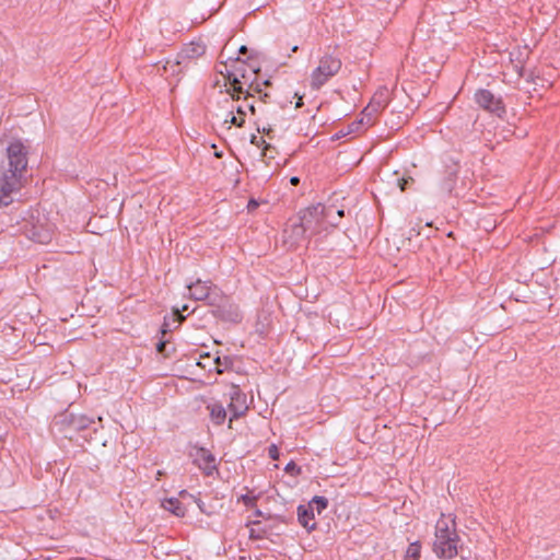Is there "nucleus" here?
<instances>
[{
	"mask_svg": "<svg viewBox=\"0 0 560 560\" xmlns=\"http://www.w3.org/2000/svg\"><path fill=\"white\" fill-rule=\"evenodd\" d=\"M30 145L20 139L9 142L5 160L0 165V207L13 202L12 194L19 191L26 180Z\"/></svg>",
	"mask_w": 560,
	"mask_h": 560,
	"instance_id": "f257e3e1",
	"label": "nucleus"
},
{
	"mask_svg": "<svg viewBox=\"0 0 560 560\" xmlns=\"http://www.w3.org/2000/svg\"><path fill=\"white\" fill-rule=\"evenodd\" d=\"M248 59L247 62L240 57L231 58L230 66L228 62L223 63L226 73L224 74L223 70H219L230 83V89L226 92L235 101L241 98V94H244L245 100L252 97L250 90L254 93H260V84L257 82V72L260 71V68L250 56Z\"/></svg>",
	"mask_w": 560,
	"mask_h": 560,
	"instance_id": "f03ea898",
	"label": "nucleus"
},
{
	"mask_svg": "<svg viewBox=\"0 0 560 560\" xmlns=\"http://www.w3.org/2000/svg\"><path fill=\"white\" fill-rule=\"evenodd\" d=\"M332 210L334 206L317 203L301 210L298 214V218L310 232V234L315 235L320 233L323 229L322 225L325 223V220L330 217V212Z\"/></svg>",
	"mask_w": 560,
	"mask_h": 560,
	"instance_id": "7ed1b4c3",
	"label": "nucleus"
},
{
	"mask_svg": "<svg viewBox=\"0 0 560 560\" xmlns=\"http://www.w3.org/2000/svg\"><path fill=\"white\" fill-rule=\"evenodd\" d=\"M341 60L332 55H324L319 59V65L311 74V86L319 90L330 78L336 75L341 69Z\"/></svg>",
	"mask_w": 560,
	"mask_h": 560,
	"instance_id": "20e7f679",
	"label": "nucleus"
},
{
	"mask_svg": "<svg viewBox=\"0 0 560 560\" xmlns=\"http://www.w3.org/2000/svg\"><path fill=\"white\" fill-rule=\"evenodd\" d=\"M209 306L212 307L211 314L215 318L234 324L242 320V315L237 305L231 303L222 291L212 298V302H210Z\"/></svg>",
	"mask_w": 560,
	"mask_h": 560,
	"instance_id": "39448f33",
	"label": "nucleus"
},
{
	"mask_svg": "<svg viewBox=\"0 0 560 560\" xmlns=\"http://www.w3.org/2000/svg\"><path fill=\"white\" fill-rule=\"evenodd\" d=\"M94 423L93 419L84 415H74L63 412L56 417L55 425L59 427V431L67 438L71 432H81L90 428Z\"/></svg>",
	"mask_w": 560,
	"mask_h": 560,
	"instance_id": "423d86ee",
	"label": "nucleus"
},
{
	"mask_svg": "<svg viewBox=\"0 0 560 560\" xmlns=\"http://www.w3.org/2000/svg\"><path fill=\"white\" fill-rule=\"evenodd\" d=\"M186 287L189 291L190 299L195 301H206L208 305L212 302V298L222 291L211 281H202L200 279L188 283Z\"/></svg>",
	"mask_w": 560,
	"mask_h": 560,
	"instance_id": "0eeeda50",
	"label": "nucleus"
},
{
	"mask_svg": "<svg viewBox=\"0 0 560 560\" xmlns=\"http://www.w3.org/2000/svg\"><path fill=\"white\" fill-rule=\"evenodd\" d=\"M476 103L483 109L502 117L506 110L501 97L495 96L491 91L480 89L475 94Z\"/></svg>",
	"mask_w": 560,
	"mask_h": 560,
	"instance_id": "6e6552de",
	"label": "nucleus"
},
{
	"mask_svg": "<svg viewBox=\"0 0 560 560\" xmlns=\"http://www.w3.org/2000/svg\"><path fill=\"white\" fill-rule=\"evenodd\" d=\"M194 457V464L202 470L206 476H212L218 471L214 455L205 447H196V453L190 454Z\"/></svg>",
	"mask_w": 560,
	"mask_h": 560,
	"instance_id": "1a4fd4ad",
	"label": "nucleus"
},
{
	"mask_svg": "<svg viewBox=\"0 0 560 560\" xmlns=\"http://www.w3.org/2000/svg\"><path fill=\"white\" fill-rule=\"evenodd\" d=\"M459 538L443 536L434 539L433 551L441 559H452L458 553Z\"/></svg>",
	"mask_w": 560,
	"mask_h": 560,
	"instance_id": "9d476101",
	"label": "nucleus"
},
{
	"mask_svg": "<svg viewBox=\"0 0 560 560\" xmlns=\"http://www.w3.org/2000/svg\"><path fill=\"white\" fill-rule=\"evenodd\" d=\"M283 234L285 242H290L291 245H296L312 236L298 217L289 220Z\"/></svg>",
	"mask_w": 560,
	"mask_h": 560,
	"instance_id": "9b49d317",
	"label": "nucleus"
},
{
	"mask_svg": "<svg viewBox=\"0 0 560 560\" xmlns=\"http://www.w3.org/2000/svg\"><path fill=\"white\" fill-rule=\"evenodd\" d=\"M230 396L231 402L229 404L228 408L232 412L230 418V421L232 422L234 419L242 417L247 410V407L244 406L245 396L240 392L237 387H233Z\"/></svg>",
	"mask_w": 560,
	"mask_h": 560,
	"instance_id": "f8f14e48",
	"label": "nucleus"
},
{
	"mask_svg": "<svg viewBox=\"0 0 560 560\" xmlns=\"http://www.w3.org/2000/svg\"><path fill=\"white\" fill-rule=\"evenodd\" d=\"M185 316L180 314L179 308L174 307L172 312V316H164L163 324L160 328L161 337H167L173 332V330L177 329L179 325L185 320Z\"/></svg>",
	"mask_w": 560,
	"mask_h": 560,
	"instance_id": "ddd939ff",
	"label": "nucleus"
},
{
	"mask_svg": "<svg viewBox=\"0 0 560 560\" xmlns=\"http://www.w3.org/2000/svg\"><path fill=\"white\" fill-rule=\"evenodd\" d=\"M313 505L300 504L298 506V521L308 532L316 529V522H314V510Z\"/></svg>",
	"mask_w": 560,
	"mask_h": 560,
	"instance_id": "4468645a",
	"label": "nucleus"
},
{
	"mask_svg": "<svg viewBox=\"0 0 560 560\" xmlns=\"http://www.w3.org/2000/svg\"><path fill=\"white\" fill-rule=\"evenodd\" d=\"M440 536H451L452 538H459L456 532V524L454 518H445L444 515L436 522L435 525V539Z\"/></svg>",
	"mask_w": 560,
	"mask_h": 560,
	"instance_id": "2eb2a0df",
	"label": "nucleus"
},
{
	"mask_svg": "<svg viewBox=\"0 0 560 560\" xmlns=\"http://www.w3.org/2000/svg\"><path fill=\"white\" fill-rule=\"evenodd\" d=\"M389 100V90L382 86L372 96L370 101V109L378 110L381 113L388 105Z\"/></svg>",
	"mask_w": 560,
	"mask_h": 560,
	"instance_id": "dca6fc26",
	"label": "nucleus"
},
{
	"mask_svg": "<svg viewBox=\"0 0 560 560\" xmlns=\"http://www.w3.org/2000/svg\"><path fill=\"white\" fill-rule=\"evenodd\" d=\"M206 52V46L200 43H190L179 54L182 59H195Z\"/></svg>",
	"mask_w": 560,
	"mask_h": 560,
	"instance_id": "f3484780",
	"label": "nucleus"
},
{
	"mask_svg": "<svg viewBox=\"0 0 560 560\" xmlns=\"http://www.w3.org/2000/svg\"><path fill=\"white\" fill-rule=\"evenodd\" d=\"M210 410V419L215 425H221L226 419V409L220 402L208 405Z\"/></svg>",
	"mask_w": 560,
	"mask_h": 560,
	"instance_id": "a211bd4d",
	"label": "nucleus"
},
{
	"mask_svg": "<svg viewBox=\"0 0 560 560\" xmlns=\"http://www.w3.org/2000/svg\"><path fill=\"white\" fill-rule=\"evenodd\" d=\"M162 506L178 517L186 514V508L177 498H168L162 502Z\"/></svg>",
	"mask_w": 560,
	"mask_h": 560,
	"instance_id": "6ab92c4d",
	"label": "nucleus"
},
{
	"mask_svg": "<svg viewBox=\"0 0 560 560\" xmlns=\"http://www.w3.org/2000/svg\"><path fill=\"white\" fill-rule=\"evenodd\" d=\"M457 165L453 163V165L446 171V176L441 185L442 190L446 191L447 194H451L453 191L457 179Z\"/></svg>",
	"mask_w": 560,
	"mask_h": 560,
	"instance_id": "aec40b11",
	"label": "nucleus"
},
{
	"mask_svg": "<svg viewBox=\"0 0 560 560\" xmlns=\"http://www.w3.org/2000/svg\"><path fill=\"white\" fill-rule=\"evenodd\" d=\"M156 352L164 358H171L175 352V347L172 346L171 338L160 336V341L156 343Z\"/></svg>",
	"mask_w": 560,
	"mask_h": 560,
	"instance_id": "412c9836",
	"label": "nucleus"
},
{
	"mask_svg": "<svg viewBox=\"0 0 560 560\" xmlns=\"http://www.w3.org/2000/svg\"><path fill=\"white\" fill-rule=\"evenodd\" d=\"M213 362L215 365L214 369H215L217 373H219V374H222L224 371L231 369L233 365V360L230 357L221 358V357L217 355L213 359Z\"/></svg>",
	"mask_w": 560,
	"mask_h": 560,
	"instance_id": "4be33fe9",
	"label": "nucleus"
},
{
	"mask_svg": "<svg viewBox=\"0 0 560 560\" xmlns=\"http://www.w3.org/2000/svg\"><path fill=\"white\" fill-rule=\"evenodd\" d=\"M307 505H313L312 509L316 511L318 514H320L323 511H325L328 506V499L322 495H315L313 499L307 503Z\"/></svg>",
	"mask_w": 560,
	"mask_h": 560,
	"instance_id": "5701e85b",
	"label": "nucleus"
},
{
	"mask_svg": "<svg viewBox=\"0 0 560 560\" xmlns=\"http://www.w3.org/2000/svg\"><path fill=\"white\" fill-rule=\"evenodd\" d=\"M421 555V545L420 542H411L406 551V556L404 560H419Z\"/></svg>",
	"mask_w": 560,
	"mask_h": 560,
	"instance_id": "b1692460",
	"label": "nucleus"
},
{
	"mask_svg": "<svg viewBox=\"0 0 560 560\" xmlns=\"http://www.w3.org/2000/svg\"><path fill=\"white\" fill-rule=\"evenodd\" d=\"M182 60H176V61H171V60H167L163 67H162V70L165 72V73H170L171 75H177L182 72Z\"/></svg>",
	"mask_w": 560,
	"mask_h": 560,
	"instance_id": "393cba45",
	"label": "nucleus"
},
{
	"mask_svg": "<svg viewBox=\"0 0 560 560\" xmlns=\"http://www.w3.org/2000/svg\"><path fill=\"white\" fill-rule=\"evenodd\" d=\"M250 143L255 144L256 147L262 145V156H267V151L273 149V147L269 143H267L262 138H258L257 136L253 135L250 138Z\"/></svg>",
	"mask_w": 560,
	"mask_h": 560,
	"instance_id": "a878e982",
	"label": "nucleus"
},
{
	"mask_svg": "<svg viewBox=\"0 0 560 560\" xmlns=\"http://www.w3.org/2000/svg\"><path fill=\"white\" fill-rule=\"evenodd\" d=\"M284 471L291 476H299L302 469L295 462L291 460L285 465Z\"/></svg>",
	"mask_w": 560,
	"mask_h": 560,
	"instance_id": "bb28decb",
	"label": "nucleus"
},
{
	"mask_svg": "<svg viewBox=\"0 0 560 560\" xmlns=\"http://www.w3.org/2000/svg\"><path fill=\"white\" fill-rule=\"evenodd\" d=\"M229 117H230V119H225V122H228V121H229L230 124L235 125V126H237V127H242V126L245 124V118H243V117L237 118V117L233 114V112H230V113H229Z\"/></svg>",
	"mask_w": 560,
	"mask_h": 560,
	"instance_id": "cd10ccee",
	"label": "nucleus"
},
{
	"mask_svg": "<svg viewBox=\"0 0 560 560\" xmlns=\"http://www.w3.org/2000/svg\"><path fill=\"white\" fill-rule=\"evenodd\" d=\"M413 182L415 180L412 177H401L398 178V186L401 191H405Z\"/></svg>",
	"mask_w": 560,
	"mask_h": 560,
	"instance_id": "c85d7f7f",
	"label": "nucleus"
},
{
	"mask_svg": "<svg viewBox=\"0 0 560 560\" xmlns=\"http://www.w3.org/2000/svg\"><path fill=\"white\" fill-rule=\"evenodd\" d=\"M240 501H242L246 506L253 508L256 504L257 497H250L249 494H242L240 498Z\"/></svg>",
	"mask_w": 560,
	"mask_h": 560,
	"instance_id": "c756f323",
	"label": "nucleus"
},
{
	"mask_svg": "<svg viewBox=\"0 0 560 560\" xmlns=\"http://www.w3.org/2000/svg\"><path fill=\"white\" fill-rule=\"evenodd\" d=\"M380 113L378 110L370 109V103L365 106L362 114L368 118V122H372L373 116Z\"/></svg>",
	"mask_w": 560,
	"mask_h": 560,
	"instance_id": "7c9ffc66",
	"label": "nucleus"
},
{
	"mask_svg": "<svg viewBox=\"0 0 560 560\" xmlns=\"http://www.w3.org/2000/svg\"><path fill=\"white\" fill-rule=\"evenodd\" d=\"M268 454H269V457L272 458L273 460L278 459L279 458L278 447L275 444L270 445L268 448Z\"/></svg>",
	"mask_w": 560,
	"mask_h": 560,
	"instance_id": "2f4dec72",
	"label": "nucleus"
},
{
	"mask_svg": "<svg viewBox=\"0 0 560 560\" xmlns=\"http://www.w3.org/2000/svg\"><path fill=\"white\" fill-rule=\"evenodd\" d=\"M335 209L330 212V217L325 220V223H328L330 226H337L339 221L337 217L334 215Z\"/></svg>",
	"mask_w": 560,
	"mask_h": 560,
	"instance_id": "473e14b6",
	"label": "nucleus"
},
{
	"mask_svg": "<svg viewBox=\"0 0 560 560\" xmlns=\"http://www.w3.org/2000/svg\"><path fill=\"white\" fill-rule=\"evenodd\" d=\"M249 538L253 540H259L264 538V534L257 533L255 529H250Z\"/></svg>",
	"mask_w": 560,
	"mask_h": 560,
	"instance_id": "72a5a7b5",
	"label": "nucleus"
},
{
	"mask_svg": "<svg viewBox=\"0 0 560 560\" xmlns=\"http://www.w3.org/2000/svg\"><path fill=\"white\" fill-rule=\"evenodd\" d=\"M258 202L255 199H250L247 205L248 211H253L258 207Z\"/></svg>",
	"mask_w": 560,
	"mask_h": 560,
	"instance_id": "f704fd0d",
	"label": "nucleus"
},
{
	"mask_svg": "<svg viewBox=\"0 0 560 560\" xmlns=\"http://www.w3.org/2000/svg\"><path fill=\"white\" fill-rule=\"evenodd\" d=\"M259 94V98L262 101V102H267V98L269 97V94L268 93H262V90L260 89V93Z\"/></svg>",
	"mask_w": 560,
	"mask_h": 560,
	"instance_id": "c9c22d12",
	"label": "nucleus"
},
{
	"mask_svg": "<svg viewBox=\"0 0 560 560\" xmlns=\"http://www.w3.org/2000/svg\"><path fill=\"white\" fill-rule=\"evenodd\" d=\"M345 215V210L343 209H338L336 210V217L338 219V221Z\"/></svg>",
	"mask_w": 560,
	"mask_h": 560,
	"instance_id": "e433bc0d",
	"label": "nucleus"
},
{
	"mask_svg": "<svg viewBox=\"0 0 560 560\" xmlns=\"http://www.w3.org/2000/svg\"><path fill=\"white\" fill-rule=\"evenodd\" d=\"M247 51H248V48H247L245 45H242V46L240 47V49H238V52H240L241 55H244V56H245V55H247Z\"/></svg>",
	"mask_w": 560,
	"mask_h": 560,
	"instance_id": "4c0bfd02",
	"label": "nucleus"
},
{
	"mask_svg": "<svg viewBox=\"0 0 560 560\" xmlns=\"http://www.w3.org/2000/svg\"><path fill=\"white\" fill-rule=\"evenodd\" d=\"M236 112H237V114L240 115V117H243V118H244V117L246 116V113H245V110L243 109V107H242V106H238V107L236 108Z\"/></svg>",
	"mask_w": 560,
	"mask_h": 560,
	"instance_id": "58836bf2",
	"label": "nucleus"
},
{
	"mask_svg": "<svg viewBox=\"0 0 560 560\" xmlns=\"http://www.w3.org/2000/svg\"><path fill=\"white\" fill-rule=\"evenodd\" d=\"M195 501H196L198 508L200 509V511L205 512V509H203L205 503L200 499H196Z\"/></svg>",
	"mask_w": 560,
	"mask_h": 560,
	"instance_id": "ea45409f",
	"label": "nucleus"
},
{
	"mask_svg": "<svg viewBox=\"0 0 560 560\" xmlns=\"http://www.w3.org/2000/svg\"><path fill=\"white\" fill-rule=\"evenodd\" d=\"M420 232L417 231L415 228H412L410 231H409V236L408 238H411L413 235H419Z\"/></svg>",
	"mask_w": 560,
	"mask_h": 560,
	"instance_id": "a19ab883",
	"label": "nucleus"
},
{
	"mask_svg": "<svg viewBox=\"0 0 560 560\" xmlns=\"http://www.w3.org/2000/svg\"><path fill=\"white\" fill-rule=\"evenodd\" d=\"M262 132L270 138L271 137L270 133L272 132V128L271 127L264 128Z\"/></svg>",
	"mask_w": 560,
	"mask_h": 560,
	"instance_id": "79ce46f5",
	"label": "nucleus"
},
{
	"mask_svg": "<svg viewBox=\"0 0 560 560\" xmlns=\"http://www.w3.org/2000/svg\"><path fill=\"white\" fill-rule=\"evenodd\" d=\"M303 104H304V103H303L302 96H299V100H298V102L295 103V108H300V107H302V106H303Z\"/></svg>",
	"mask_w": 560,
	"mask_h": 560,
	"instance_id": "37998d69",
	"label": "nucleus"
},
{
	"mask_svg": "<svg viewBox=\"0 0 560 560\" xmlns=\"http://www.w3.org/2000/svg\"><path fill=\"white\" fill-rule=\"evenodd\" d=\"M290 183L292 185H298L300 183V178L296 176L291 177Z\"/></svg>",
	"mask_w": 560,
	"mask_h": 560,
	"instance_id": "c03bdc74",
	"label": "nucleus"
},
{
	"mask_svg": "<svg viewBox=\"0 0 560 560\" xmlns=\"http://www.w3.org/2000/svg\"><path fill=\"white\" fill-rule=\"evenodd\" d=\"M247 107H248L249 112L254 115L256 112L255 105L253 103H250L247 105Z\"/></svg>",
	"mask_w": 560,
	"mask_h": 560,
	"instance_id": "a18cd8bd",
	"label": "nucleus"
},
{
	"mask_svg": "<svg viewBox=\"0 0 560 560\" xmlns=\"http://www.w3.org/2000/svg\"><path fill=\"white\" fill-rule=\"evenodd\" d=\"M201 359H211V355H210V353H206V354L201 355Z\"/></svg>",
	"mask_w": 560,
	"mask_h": 560,
	"instance_id": "49530a36",
	"label": "nucleus"
},
{
	"mask_svg": "<svg viewBox=\"0 0 560 560\" xmlns=\"http://www.w3.org/2000/svg\"><path fill=\"white\" fill-rule=\"evenodd\" d=\"M269 84H270V80H265V81L262 82V85H265V86H268Z\"/></svg>",
	"mask_w": 560,
	"mask_h": 560,
	"instance_id": "de8ad7c7",
	"label": "nucleus"
},
{
	"mask_svg": "<svg viewBox=\"0 0 560 560\" xmlns=\"http://www.w3.org/2000/svg\"><path fill=\"white\" fill-rule=\"evenodd\" d=\"M187 310H188V305H186V304H185V305L182 307V310H179V312L182 313L183 311H187Z\"/></svg>",
	"mask_w": 560,
	"mask_h": 560,
	"instance_id": "09e8293b",
	"label": "nucleus"
},
{
	"mask_svg": "<svg viewBox=\"0 0 560 560\" xmlns=\"http://www.w3.org/2000/svg\"><path fill=\"white\" fill-rule=\"evenodd\" d=\"M186 494H187V491H186V490H183V491H180V492H179V495H180V497H185Z\"/></svg>",
	"mask_w": 560,
	"mask_h": 560,
	"instance_id": "8fccbe9b",
	"label": "nucleus"
},
{
	"mask_svg": "<svg viewBox=\"0 0 560 560\" xmlns=\"http://www.w3.org/2000/svg\"><path fill=\"white\" fill-rule=\"evenodd\" d=\"M199 310V307H195L191 313L195 314L197 311Z\"/></svg>",
	"mask_w": 560,
	"mask_h": 560,
	"instance_id": "3c124183",
	"label": "nucleus"
},
{
	"mask_svg": "<svg viewBox=\"0 0 560 560\" xmlns=\"http://www.w3.org/2000/svg\"><path fill=\"white\" fill-rule=\"evenodd\" d=\"M296 50H298V46L292 47V51H296Z\"/></svg>",
	"mask_w": 560,
	"mask_h": 560,
	"instance_id": "603ef678",
	"label": "nucleus"
},
{
	"mask_svg": "<svg viewBox=\"0 0 560 560\" xmlns=\"http://www.w3.org/2000/svg\"><path fill=\"white\" fill-rule=\"evenodd\" d=\"M38 242L44 243L45 241H44V238H38Z\"/></svg>",
	"mask_w": 560,
	"mask_h": 560,
	"instance_id": "864d4df0",
	"label": "nucleus"
}]
</instances>
